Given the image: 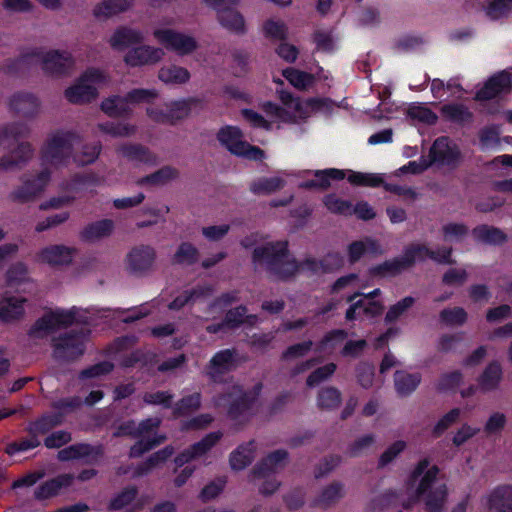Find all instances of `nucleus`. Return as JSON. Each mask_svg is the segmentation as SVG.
<instances>
[{
    "label": "nucleus",
    "instance_id": "1",
    "mask_svg": "<svg viewBox=\"0 0 512 512\" xmlns=\"http://www.w3.org/2000/svg\"><path fill=\"white\" fill-rule=\"evenodd\" d=\"M81 137L72 130L57 129L51 131L40 149L41 161L51 165L55 170L76 166H85L93 163L99 156V144H85L77 149Z\"/></svg>",
    "mask_w": 512,
    "mask_h": 512
},
{
    "label": "nucleus",
    "instance_id": "2",
    "mask_svg": "<svg viewBox=\"0 0 512 512\" xmlns=\"http://www.w3.org/2000/svg\"><path fill=\"white\" fill-rule=\"evenodd\" d=\"M438 472V468L431 465L427 459L417 463L405 484L408 500L403 505L406 508L423 500L428 511H441L448 492L444 483L436 482Z\"/></svg>",
    "mask_w": 512,
    "mask_h": 512
},
{
    "label": "nucleus",
    "instance_id": "3",
    "mask_svg": "<svg viewBox=\"0 0 512 512\" xmlns=\"http://www.w3.org/2000/svg\"><path fill=\"white\" fill-rule=\"evenodd\" d=\"M31 131L30 124L24 120L13 121L0 126V147L11 142H17L7 154L0 157L1 172L21 169L33 159L34 146L29 141L21 140L28 138Z\"/></svg>",
    "mask_w": 512,
    "mask_h": 512
},
{
    "label": "nucleus",
    "instance_id": "4",
    "mask_svg": "<svg viewBox=\"0 0 512 512\" xmlns=\"http://www.w3.org/2000/svg\"><path fill=\"white\" fill-rule=\"evenodd\" d=\"M30 62L37 63L42 72L50 77L67 75L75 66V59L67 50L32 48L16 59L7 60L5 69L8 72H17L21 65Z\"/></svg>",
    "mask_w": 512,
    "mask_h": 512
},
{
    "label": "nucleus",
    "instance_id": "5",
    "mask_svg": "<svg viewBox=\"0 0 512 512\" xmlns=\"http://www.w3.org/2000/svg\"><path fill=\"white\" fill-rule=\"evenodd\" d=\"M252 260L257 268L265 269L270 275L281 280L296 275L303 268L288 252L285 241L268 242L256 247Z\"/></svg>",
    "mask_w": 512,
    "mask_h": 512
},
{
    "label": "nucleus",
    "instance_id": "6",
    "mask_svg": "<svg viewBox=\"0 0 512 512\" xmlns=\"http://www.w3.org/2000/svg\"><path fill=\"white\" fill-rule=\"evenodd\" d=\"M109 73L103 69L87 68L65 91L64 96L69 103L87 104L95 100L102 87L110 83Z\"/></svg>",
    "mask_w": 512,
    "mask_h": 512
},
{
    "label": "nucleus",
    "instance_id": "7",
    "mask_svg": "<svg viewBox=\"0 0 512 512\" xmlns=\"http://www.w3.org/2000/svg\"><path fill=\"white\" fill-rule=\"evenodd\" d=\"M451 248H442L437 251H432L422 244L410 245L403 255L399 258L387 261L378 266L375 270L378 274H396L402 270L410 267L417 261H422L426 258H431L439 263L452 264L454 261L451 259Z\"/></svg>",
    "mask_w": 512,
    "mask_h": 512
},
{
    "label": "nucleus",
    "instance_id": "8",
    "mask_svg": "<svg viewBox=\"0 0 512 512\" xmlns=\"http://www.w3.org/2000/svg\"><path fill=\"white\" fill-rule=\"evenodd\" d=\"M276 93L279 96L281 105L266 102L262 106L263 111L271 122L294 123L308 116L311 109L310 102L295 98L291 93L283 90L277 89Z\"/></svg>",
    "mask_w": 512,
    "mask_h": 512
},
{
    "label": "nucleus",
    "instance_id": "9",
    "mask_svg": "<svg viewBox=\"0 0 512 512\" xmlns=\"http://www.w3.org/2000/svg\"><path fill=\"white\" fill-rule=\"evenodd\" d=\"M160 423L161 419L157 417L148 418L139 424L128 422L119 427L117 435H132L141 438L130 450L132 457H138L165 441L164 435H154Z\"/></svg>",
    "mask_w": 512,
    "mask_h": 512
},
{
    "label": "nucleus",
    "instance_id": "10",
    "mask_svg": "<svg viewBox=\"0 0 512 512\" xmlns=\"http://www.w3.org/2000/svg\"><path fill=\"white\" fill-rule=\"evenodd\" d=\"M87 317L76 307L63 310L56 309L43 315L36 321L30 330V335L34 338H43L56 330L66 328L75 323H85Z\"/></svg>",
    "mask_w": 512,
    "mask_h": 512
},
{
    "label": "nucleus",
    "instance_id": "11",
    "mask_svg": "<svg viewBox=\"0 0 512 512\" xmlns=\"http://www.w3.org/2000/svg\"><path fill=\"white\" fill-rule=\"evenodd\" d=\"M216 407H225L229 417L237 422H244L254 413L255 396L243 392L238 385H233L230 391L214 400Z\"/></svg>",
    "mask_w": 512,
    "mask_h": 512
},
{
    "label": "nucleus",
    "instance_id": "12",
    "mask_svg": "<svg viewBox=\"0 0 512 512\" xmlns=\"http://www.w3.org/2000/svg\"><path fill=\"white\" fill-rule=\"evenodd\" d=\"M44 164L47 166L41 170L22 177L21 184L11 193L14 201L21 203L33 201L46 190L51 181L52 170L55 169L47 163Z\"/></svg>",
    "mask_w": 512,
    "mask_h": 512
},
{
    "label": "nucleus",
    "instance_id": "13",
    "mask_svg": "<svg viewBox=\"0 0 512 512\" xmlns=\"http://www.w3.org/2000/svg\"><path fill=\"white\" fill-rule=\"evenodd\" d=\"M218 141L232 154L251 160L263 158L264 152L258 147L251 146L243 139L241 130L234 126L221 128L217 133Z\"/></svg>",
    "mask_w": 512,
    "mask_h": 512
},
{
    "label": "nucleus",
    "instance_id": "14",
    "mask_svg": "<svg viewBox=\"0 0 512 512\" xmlns=\"http://www.w3.org/2000/svg\"><path fill=\"white\" fill-rule=\"evenodd\" d=\"M153 37L165 49L180 56L189 55L198 48V42L193 36L170 28H155Z\"/></svg>",
    "mask_w": 512,
    "mask_h": 512
},
{
    "label": "nucleus",
    "instance_id": "15",
    "mask_svg": "<svg viewBox=\"0 0 512 512\" xmlns=\"http://www.w3.org/2000/svg\"><path fill=\"white\" fill-rule=\"evenodd\" d=\"M207 5L217 11V18L220 24L233 32L242 33L245 30L243 16L230 6L239 3V0H203Z\"/></svg>",
    "mask_w": 512,
    "mask_h": 512
},
{
    "label": "nucleus",
    "instance_id": "16",
    "mask_svg": "<svg viewBox=\"0 0 512 512\" xmlns=\"http://www.w3.org/2000/svg\"><path fill=\"white\" fill-rule=\"evenodd\" d=\"M86 333L64 334L53 340L54 355L58 359L73 360L84 353Z\"/></svg>",
    "mask_w": 512,
    "mask_h": 512
},
{
    "label": "nucleus",
    "instance_id": "17",
    "mask_svg": "<svg viewBox=\"0 0 512 512\" xmlns=\"http://www.w3.org/2000/svg\"><path fill=\"white\" fill-rule=\"evenodd\" d=\"M8 109L25 119H34L41 112L40 99L31 92L20 91L12 94L7 100Z\"/></svg>",
    "mask_w": 512,
    "mask_h": 512
},
{
    "label": "nucleus",
    "instance_id": "18",
    "mask_svg": "<svg viewBox=\"0 0 512 512\" xmlns=\"http://www.w3.org/2000/svg\"><path fill=\"white\" fill-rule=\"evenodd\" d=\"M77 249L62 244L48 245L35 254V261L52 267L67 266L72 263Z\"/></svg>",
    "mask_w": 512,
    "mask_h": 512
},
{
    "label": "nucleus",
    "instance_id": "19",
    "mask_svg": "<svg viewBox=\"0 0 512 512\" xmlns=\"http://www.w3.org/2000/svg\"><path fill=\"white\" fill-rule=\"evenodd\" d=\"M164 56L163 48L143 44L128 50L123 61L130 67L150 66L159 63Z\"/></svg>",
    "mask_w": 512,
    "mask_h": 512
},
{
    "label": "nucleus",
    "instance_id": "20",
    "mask_svg": "<svg viewBox=\"0 0 512 512\" xmlns=\"http://www.w3.org/2000/svg\"><path fill=\"white\" fill-rule=\"evenodd\" d=\"M156 258L155 249L148 245L132 248L126 256L127 268L134 273H143L152 268Z\"/></svg>",
    "mask_w": 512,
    "mask_h": 512
},
{
    "label": "nucleus",
    "instance_id": "21",
    "mask_svg": "<svg viewBox=\"0 0 512 512\" xmlns=\"http://www.w3.org/2000/svg\"><path fill=\"white\" fill-rule=\"evenodd\" d=\"M143 33L130 26H118L107 39L109 46L116 51H124L133 45L142 43Z\"/></svg>",
    "mask_w": 512,
    "mask_h": 512
},
{
    "label": "nucleus",
    "instance_id": "22",
    "mask_svg": "<svg viewBox=\"0 0 512 512\" xmlns=\"http://www.w3.org/2000/svg\"><path fill=\"white\" fill-rule=\"evenodd\" d=\"M237 366L236 355L233 350L225 349L217 352L206 368L207 375L215 382L220 381L222 376Z\"/></svg>",
    "mask_w": 512,
    "mask_h": 512
},
{
    "label": "nucleus",
    "instance_id": "23",
    "mask_svg": "<svg viewBox=\"0 0 512 512\" xmlns=\"http://www.w3.org/2000/svg\"><path fill=\"white\" fill-rule=\"evenodd\" d=\"M457 145L446 137L438 138L430 149L431 162L442 165H455L460 160Z\"/></svg>",
    "mask_w": 512,
    "mask_h": 512
},
{
    "label": "nucleus",
    "instance_id": "24",
    "mask_svg": "<svg viewBox=\"0 0 512 512\" xmlns=\"http://www.w3.org/2000/svg\"><path fill=\"white\" fill-rule=\"evenodd\" d=\"M222 433L212 432L206 435L201 441L192 445L190 448L184 450L175 458V463L182 466L194 459H197L206 454L217 442L221 439Z\"/></svg>",
    "mask_w": 512,
    "mask_h": 512
},
{
    "label": "nucleus",
    "instance_id": "25",
    "mask_svg": "<svg viewBox=\"0 0 512 512\" xmlns=\"http://www.w3.org/2000/svg\"><path fill=\"white\" fill-rule=\"evenodd\" d=\"M512 88V77L508 72H500L491 77L484 87L478 91L477 99L489 100L501 93H507Z\"/></svg>",
    "mask_w": 512,
    "mask_h": 512
},
{
    "label": "nucleus",
    "instance_id": "26",
    "mask_svg": "<svg viewBox=\"0 0 512 512\" xmlns=\"http://www.w3.org/2000/svg\"><path fill=\"white\" fill-rule=\"evenodd\" d=\"M115 223L111 219H101L87 224L79 233V237L86 243H97L112 235Z\"/></svg>",
    "mask_w": 512,
    "mask_h": 512
},
{
    "label": "nucleus",
    "instance_id": "27",
    "mask_svg": "<svg viewBox=\"0 0 512 512\" xmlns=\"http://www.w3.org/2000/svg\"><path fill=\"white\" fill-rule=\"evenodd\" d=\"M287 459L288 453L285 450H276L269 453L253 468L251 481L257 476L265 477L269 473L282 469L286 465Z\"/></svg>",
    "mask_w": 512,
    "mask_h": 512
},
{
    "label": "nucleus",
    "instance_id": "28",
    "mask_svg": "<svg viewBox=\"0 0 512 512\" xmlns=\"http://www.w3.org/2000/svg\"><path fill=\"white\" fill-rule=\"evenodd\" d=\"M485 504L496 512H512V485L495 487L485 496Z\"/></svg>",
    "mask_w": 512,
    "mask_h": 512
},
{
    "label": "nucleus",
    "instance_id": "29",
    "mask_svg": "<svg viewBox=\"0 0 512 512\" xmlns=\"http://www.w3.org/2000/svg\"><path fill=\"white\" fill-rule=\"evenodd\" d=\"M383 311V304L377 300L369 299V296H363L357 301H353V304L346 311V319L356 320L362 316L368 318L380 315Z\"/></svg>",
    "mask_w": 512,
    "mask_h": 512
},
{
    "label": "nucleus",
    "instance_id": "30",
    "mask_svg": "<svg viewBox=\"0 0 512 512\" xmlns=\"http://www.w3.org/2000/svg\"><path fill=\"white\" fill-rule=\"evenodd\" d=\"M503 380V369L498 361L490 362L477 379L478 388L483 393L496 391Z\"/></svg>",
    "mask_w": 512,
    "mask_h": 512
},
{
    "label": "nucleus",
    "instance_id": "31",
    "mask_svg": "<svg viewBox=\"0 0 512 512\" xmlns=\"http://www.w3.org/2000/svg\"><path fill=\"white\" fill-rule=\"evenodd\" d=\"M133 0H101L93 8V15L97 19L106 20L130 10Z\"/></svg>",
    "mask_w": 512,
    "mask_h": 512
},
{
    "label": "nucleus",
    "instance_id": "32",
    "mask_svg": "<svg viewBox=\"0 0 512 512\" xmlns=\"http://www.w3.org/2000/svg\"><path fill=\"white\" fill-rule=\"evenodd\" d=\"M119 156L129 161L154 165L158 162V157L148 148L140 144H123L116 149Z\"/></svg>",
    "mask_w": 512,
    "mask_h": 512
},
{
    "label": "nucleus",
    "instance_id": "33",
    "mask_svg": "<svg viewBox=\"0 0 512 512\" xmlns=\"http://www.w3.org/2000/svg\"><path fill=\"white\" fill-rule=\"evenodd\" d=\"M257 445L255 441H249L239 445L229 456L232 470L241 471L248 467L255 459Z\"/></svg>",
    "mask_w": 512,
    "mask_h": 512
},
{
    "label": "nucleus",
    "instance_id": "34",
    "mask_svg": "<svg viewBox=\"0 0 512 512\" xmlns=\"http://www.w3.org/2000/svg\"><path fill=\"white\" fill-rule=\"evenodd\" d=\"M213 288L210 285H199L190 291H185L169 304L170 309H180L185 304L202 303L211 297Z\"/></svg>",
    "mask_w": 512,
    "mask_h": 512
},
{
    "label": "nucleus",
    "instance_id": "35",
    "mask_svg": "<svg viewBox=\"0 0 512 512\" xmlns=\"http://www.w3.org/2000/svg\"><path fill=\"white\" fill-rule=\"evenodd\" d=\"M213 288L210 285H199L190 291H185L169 304L170 309H180L185 304L202 303L211 297Z\"/></svg>",
    "mask_w": 512,
    "mask_h": 512
},
{
    "label": "nucleus",
    "instance_id": "36",
    "mask_svg": "<svg viewBox=\"0 0 512 512\" xmlns=\"http://www.w3.org/2000/svg\"><path fill=\"white\" fill-rule=\"evenodd\" d=\"M288 172H281L279 175L272 177H261L253 181L250 189L254 194L266 195L281 190L285 184L284 176H290Z\"/></svg>",
    "mask_w": 512,
    "mask_h": 512
},
{
    "label": "nucleus",
    "instance_id": "37",
    "mask_svg": "<svg viewBox=\"0 0 512 512\" xmlns=\"http://www.w3.org/2000/svg\"><path fill=\"white\" fill-rule=\"evenodd\" d=\"M147 501V497H137L136 489L130 487L124 489L111 501V507L116 510L129 507L131 511H136L141 509Z\"/></svg>",
    "mask_w": 512,
    "mask_h": 512
},
{
    "label": "nucleus",
    "instance_id": "38",
    "mask_svg": "<svg viewBox=\"0 0 512 512\" xmlns=\"http://www.w3.org/2000/svg\"><path fill=\"white\" fill-rule=\"evenodd\" d=\"M25 298L18 296L5 297L0 301V320L10 322L24 315Z\"/></svg>",
    "mask_w": 512,
    "mask_h": 512
},
{
    "label": "nucleus",
    "instance_id": "39",
    "mask_svg": "<svg viewBox=\"0 0 512 512\" xmlns=\"http://www.w3.org/2000/svg\"><path fill=\"white\" fill-rule=\"evenodd\" d=\"M350 263H355L365 255H374L382 252L377 241L371 238L352 242L347 249Z\"/></svg>",
    "mask_w": 512,
    "mask_h": 512
},
{
    "label": "nucleus",
    "instance_id": "40",
    "mask_svg": "<svg viewBox=\"0 0 512 512\" xmlns=\"http://www.w3.org/2000/svg\"><path fill=\"white\" fill-rule=\"evenodd\" d=\"M73 476L70 474H63L54 479H51L42 484L36 491L35 496L37 499L43 500L53 497L59 493L62 488L68 487L72 484Z\"/></svg>",
    "mask_w": 512,
    "mask_h": 512
},
{
    "label": "nucleus",
    "instance_id": "41",
    "mask_svg": "<svg viewBox=\"0 0 512 512\" xmlns=\"http://www.w3.org/2000/svg\"><path fill=\"white\" fill-rule=\"evenodd\" d=\"M472 235L476 241L491 245L502 244L507 240V236L502 230L487 225L474 228Z\"/></svg>",
    "mask_w": 512,
    "mask_h": 512
},
{
    "label": "nucleus",
    "instance_id": "42",
    "mask_svg": "<svg viewBox=\"0 0 512 512\" xmlns=\"http://www.w3.org/2000/svg\"><path fill=\"white\" fill-rule=\"evenodd\" d=\"M179 175L176 168L171 166H164L158 171L145 176L139 180L142 186H163L175 180Z\"/></svg>",
    "mask_w": 512,
    "mask_h": 512
},
{
    "label": "nucleus",
    "instance_id": "43",
    "mask_svg": "<svg viewBox=\"0 0 512 512\" xmlns=\"http://www.w3.org/2000/svg\"><path fill=\"white\" fill-rule=\"evenodd\" d=\"M158 78L165 84H184L189 81V71L181 66L167 65L158 71Z\"/></svg>",
    "mask_w": 512,
    "mask_h": 512
},
{
    "label": "nucleus",
    "instance_id": "44",
    "mask_svg": "<svg viewBox=\"0 0 512 512\" xmlns=\"http://www.w3.org/2000/svg\"><path fill=\"white\" fill-rule=\"evenodd\" d=\"M395 388L401 395H409L421 382V374L418 372L409 373L406 371H397L395 373Z\"/></svg>",
    "mask_w": 512,
    "mask_h": 512
},
{
    "label": "nucleus",
    "instance_id": "45",
    "mask_svg": "<svg viewBox=\"0 0 512 512\" xmlns=\"http://www.w3.org/2000/svg\"><path fill=\"white\" fill-rule=\"evenodd\" d=\"M101 110L109 117H121L131 109L126 96H112L102 101Z\"/></svg>",
    "mask_w": 512,
    "mask_h": 512
},
{
    "label": "nucleus",
    "instance_id": "46",
    "mask_svg": "<svg viewBox=\"0 0 512 512\" xmlns=\"http://www.w3.org/2000/svg\"><path fill=\"white\" fill-rule=\"evenodd\" d=\"M314 179L303 183L301 186L304 188H327L332 179H343L344 172L338 169L316 170Z\"/></svg>",
    "mask_w": 512,
    "mask_h": 512
},
{
    "label": "nucleus",
    "instance_id": "47",
    "mask_svg": "<svg viewBox=\"0 0 512 512\" xmlns=\"http://www.w3.org/2000/svg\"><path fill=\"white\" fill-rule=\"evenodd\" d=\"M199 249L191 242H182L173 255V262L180 265H192L199 259Z\"/></svg>",
    "mask_w": 512,
    "mask_h": 512
},
{
    "label": "nucleus",
    "instance_id": "48",
    "mask_svg": "<svg viewBox=\"0 0 512 512\" xmlns=\"http://www.w3.org/2000/svg\"><path fill=\"white\" fill-rule=\"evenodd\" d=\"M265 37L273 40H284L288 35L287 24L280 18L271 17L262 26Z\"/></svg>",
    "mask_w": 512,
    "mask_h": 512
},
{
    "label": "nucleus",
    "instance_id": "49",
    "mask_svg": "<svg viewBox=\"0 0 512 512\" xmlns=\"http://www.w3.org/2000/svg\"><path fill=\"white\" fill-rule=\"evenodd\" d=\"M62 421L60 414L47 415L42 417L40 420L33 422L29 425L28 431L32 436H36L40 439V436L48 433L55 426L59 425Z\"/></svg>",
    "mask_w": 512,
    "mask_h": 512
},
{
    "label": "nucleus",
    "instance_id": "50",
    "mask_svg": "<svg viewBox=\"0 0 512 512\" xmlns=\"http://www.w3.org/2000/svg\"><path fill=\"white\" fill-rule=\"evenodd\" d=\"M62 421L60 414L47 415L42 417L40 420L33 422L29 425L28 431L32 436H36L40 439V436L48 433L55 426L59 425Z\"/></svg>",
    "mask_w": 512,
    "mask_h": 512
},
{
    "label": "nucleus",
    "instance_id": "51",
    "mask_svg": "<svg viewBox=\"0 0 512 512\" xmlns=\"http://www.w3.org/2000/svg\"><path fill=\"white\" fill-rule=\"evenodd\" d=\"M341 392L334 387H326L319 391L317 405L323 410L336 409L341 403Z\"/></svg>",
    "mask_w": 512,
    "mask_h": 512
},
{
    "label": "nucleus",
    "instance_id": "52",
    "mask_svg": "<svg viewBox=\"0 0 512 512\" xmlns=\"http://www.w3.org/2000/svg\"><path fill=\"white\" fill-rule=\"evenodd\" d=\"M230 230L231 225L228 223L208 224L200 228V233L206 241L216 243L222 241Z\"/></svg>",
    "mask_w": 512,
    "mask_h": 512
},
{
    "label": "nucleus",
    "instance_id": "53",
    "mask_svg": "<svg viewBox=\"0 0 512 512\" xmlns=\"http://www.w3.org/2000/svg\"><path fill=\"white\" fill-rule=\"evenodd\" d=\"M442 115L454 122L466 123L472 119V113L463 104H446L441 108Z\"/></svg>",
    "mask_w": 512,
    "mask_h": 512
},
{
    "label": "nucleus",
    "instance_id": "54",
    "mask_svg": "<svg viewBox=\"0 0 512 512\" xmlns=\"http://www.w3.org/2000/svg\"><path fill=\"white\" fill-rule=\"evenodd\" d=\"M201 406V395L200 393H193L186 397H183L178 401L173 409V413L176 417L189 415L197 411Z\"/></svg>",
    "mask_w": 512,
    "mask_h": 512
},
{
    "label": "nucleus",
    "instance_id": "55",
    "mask_svg": "<svg viewBox=\"0 0 512 512\" xmlns=\"http://www.w3.org/2000/svg\"><path fill=\"white\" fill-rule=\"evenodd\" d=\"M507 425V416L503 412H492L484 423L483 431L486 436H496L501 434Z\"/></svg>",
    "mask_w": 512,
    "mask_h": 512
},
{
    "label": "nucleus",
    "instance_id": "56",
    "mask_svg": "<svg viewBox=\"0 0 512 512\" xmlns=\"http://www.w3.org/2000/svg\"><path fill=\"white\" fill-rule=\"evenodd\" d=\"M197 100L190 98L187 100L174 101L167 104L171 124L186 118L191 110V106L196 104Z\"/></svg>",
    "mask_w": 512,
    "mask_h": 512
},
{
    "label": "nucleus",
    "instance_id": "57",
    "mask_svg": "<svg viewBox=\"0 0 512 512\" xmlns=\"http://www.w3.org/2000/svg\"><path fill=\"white\" fill-rule=\"evenodd\" d=\"M283 76L295 88L305 90L314 83V76L312 74L299 71L293 68H288L283 71Z\"/></svg>",
    "mask_w": 512,
    "mask_h": 512
},
{
    "label": "nucleus",
    "instance_id": "58",
    "mask_svg": "<svg viewBox=\"0 0 512 512\" xmlns=\"http://www.w3.org/2000/svg\"><path fill=\"white\" fill-rule=\"evenodd\" d=\"M440 319L449 326H461L466 323L468 314L462 307L445 308L440 312Z\"/></svg>",
    "mask_w": 512,
    "mask_h": 512
},
{
    "label": "nucleus",
    "instance_id": "59",
    "mask_svg": "<svg viewBox=\"0 0 512 512\" xmlns=\"http://www.w3.org/2000/svg\"><path fill=\"white\" fill-rule=\"evenodd\" d=\"M174 453V449L170 446H167L163 448L160 451H157L153 455L149 457V459L138 468V471L136 472L137 475H144L151 471L153 468L158 466L159 464L166 461L169 457L172 456Z\"/></svg>",
    "mask_w": 512,
    "mask_h": 512
},
{
    "label": "nucleus",
    "instance_id": "60",
    "mask_svg": "<svg viewBox=\"0 0 512 512\" xmlns=\"http://www.w3.org/2000/svg\"><path fill=\"white\" fill-rule=\"evenodd\" d=\"M441 231L445 241L458 242L467 236L469 228L463 223L449 222L442 226Z\"/></svg>",
    "mask_w": 512,
    "mask_h": 512
},
{
    "label": "nucleus",
    "instance_id": "61",
    "mask_svg": "<svg viewBox=\"0 0 512 512\" xmlns=\"http://www.w3.org/2000/svg\"><path fill=\"white\" fill-rule=\"evenodd\" d=\"M92 452V447L87 444H75L60 450L58 452V459L61 461H68L89 457Z\"/></svg>",
    "mask_w": 512,
    "mask_h": 512
},
{
    "label": "nucleus",
    "instance_id": "62",
    "mask_svg": "<svg viewBox=\"0 0 512 512\" xmlns=\"http://www.w3.org/2000/svg\"><path fill=\"white\" fill-rule=\"evenodd\" d=\"M414 302V298L408 296L390 306L385 315V322L394 323L399 320L413 306Z\"/></svg>",
    "mask_w": 512,
    "mask_h": 512
},
{
    "label": "nucleus",
    "instance_id": "63",
    "mask_svg": "<svg viewBox=\"0 0 512 512\" xmlns=\"http://www.w3.org/2000/svg\"><path fill=\"white\" fill-rule=\"evenodd\" d=\"M463 374L459 370L446 372L440 376L436 387L439 391L447 392L456 389L463 382Z\"/></svg>",
    "mask_w": 512,
    "mask_h": 512
},
{
    "label": "nucleus",
    "instance_id": "64",
    "mask_svg": "<svg viewBox=\"0 0 512 512\" xmlns=\"http://www.w3.org/2000/svg\"><path fill=\"white\" fill-rule=\"evenodd\" d=\"M485 9L491 19H499L512 12V0H488Z\"/></svg>",
    "mask_w": 512,
    "mask_h": 512
}]
</instances>
